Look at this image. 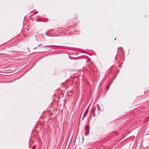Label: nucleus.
<instances>
[{
    "label": "nucleus",
    "instance_id": "obj_1",
    "mask_svg": "<svg viewBox=\"0 0 149 149\" xmlns=\"http://www.w3.org/2000/svg\"><path fill=\"white\" fill-rule=\"evenodd\" d=\"M54 45H47L42 46V47L43 48H49L51 46H54Z\"/></svg>",
    "mask_w": 149,
    "mask_h": 149
},
{
    "label": "nucleus",
    "instance_id": "obj_2",
    "mask_svg": "<svg viewBox=\"0 0 149 149\" xmlns=\"http://www.w3.org/2000/svg\"><path fill=\"white\" fill-rule=\"evenodd\" d=\"M95 107H93L92 108V109L91 110V112H94L95 111Z\"/></svg>",
    "mask_w": 149,
    "mask_h": 149
},
{
    "label": "nucleus",
    "instance_id": "obj_3",
    "mask_svg": "<svg viewBox=\"0 0 149 149\" xmlns=\"http://www.w3.org/2000/svg\"><path fill=\"white\" fill-rule=\"evenodd\" d=\"M86 132H87L88 131L89 127L88 126H86L85 127Z\"/></svg>",
    "mask_w": 149,
    "mask_h": 149
},
{
    "label": "nucleus",
    "instance_id": "obj_4",
    "mask_svg": "<svg viewBox=\"0 0 149 149\" xmlns=\"http://www.w3.org/2000/svg\"><path fill=\"white\" fill-rule=\"evenodd\" d=\"M97 108L98 109V111H100V109L99 107L98 104H97Z\"/></svg>",
    "mask_w": 149,
    "mask_h": 149
},
{
    "label": "nucleus",
    "instance_id": "obj_5",
    "mask_svg": "<svg viewBox=\"0 0 149 149\" xmlns=\"http://www.w3.org/2000/svg\"><path fill=\"white\" fill-rule=\"evenodd\" d=\"M36 145H34L32 148V149H35L36 148Z\"/></svg>",
    "mask_w": 149,
    "mask_h": 149
},
{
    "label": "nucleus",
    "instance_id": "obj_6",
    "mask_svg": "<svg viewBox=\"0 0 149 149\" xmlns=\"http://www.w3.org/2000/svg\"><path fill=\"white\" fill-rule=\"evenodd\" d=\"M36 22H38V21H40V20L39 19H37L36 20Z\"/></svg>",
    "mask_w": 149,
    "mask_h": 149
},
{
    "label": "nucleus",
    "instance_id": "obj_7",
    "mask_svg": "<svg viewBox=\"0 0 149 149\" xmlns=\"http://www.w3.org/2000/svg\"><path fill=\"white\" fill-rule=\"evenodd\" d=\"M42 45H38V47H40V46H41Z\"/></svg>",
    "mask_w": 149,
    "mask_h": 149
},
{
    "label": "nucleus",
    "instance_id": "obj_8",
    "mask_svg": "<svg viewBox=\"0 0 149 149\" xmlns=\"http://www.w3.org/2000/svg\"><path fill=\"white\" fill-rule=\"evenodd\" d=\"M37 47H35V48H34V49H36L37 48Z\"/></svg>",
    "mask_w": 149,
    "mask_h": 149
},
{
    "label": "nucleus",
    "instance_id": "obj_9",
    "mask_svg": "<svg viewBox=\"0 0 149 149\" xmlns=\"http://www.w3.org/2000/svg\"><path fill=\"white\" fill-rule=\"evenodd\" d=\"M93 116L94 117H95V113L93 114Z\"/></svg>",
    "mask_w": 149,
    "mask_h": 149
},
{
    "label": "nucleus",
    "instance_id": "obj_10",
    "mask_svg": "<svg viewBox=\"0 0 149 149\" xmlns=\"http://www.w3.org/2000/svg\"><path fill=\"white\" fill-rule=\"evenodd\" d=\"M109 87H107V90H108V89H109Z\"/></svg>",
    "mask_w": 149,
    "mask_h": 149
},
{
    "label": "nucleus",
    "instance_id": "obj_11",
    "mask_svg": "<svg viewBox=\"0 0 149 149\" xmlns=\"http://www.w3.org/2000/svg\"><path fill=\"white\" fill-rule=\"evenodd\" d=\"M84 115H83V117L82 119H83V118H84Z\"/></svg>",
    "mask_w": 149,
    "mask_h": 149
},
{
    "label": "nucleus",
    "instance_id": "obj_12",
    "mask_svg": "<svg viewBox=\"0 0 149 149\" xmlns=\"http://www.w3.org/2000/svg\"><path fill=\"white\" fill-rule=\"evenodd\" d=\"M45 34H46V35H47V36H48V35H47V33H46Z\"/></svg>",
    "mask_w": 149,
    "mask_h": 149
},
{
    "label": "nucleus",
    "instance_id": "obj_13",
    "mask_svg": "<svg viewBox=\"0 0 149 149\" xmlns=\"http://www.w3.org/2000/svg\"><path fill=\"white\" fill-rule=\"evenodd\" d=\"M85 135H86V132H85Z\"/></svg>",
    "mask_w": 149,
    "mask_h": 149
},
{
    "label": "nucleus",
    "instance_id": "obj_14",
    "mask_svg": "<svg viewBox=\"0 0 149 149\" xmlns=\"http://www.w3.org/2000/svg\"><path fill=\"white\" fill-rule=\"evenodd\" d=\"M69 58H70V59H71V57H70V56H69Z\"/></svg>",
    "mask_w": 149,
    "mask_h": 149
},
{
    "label": "nucleus",
    "instance_id": "obj_15",
    "mask_svg": "<svg viewBox=\"0 0 149 149\" xmlns=\"http://www.w3.org/2000/svg\"><path fill=\"white\" fill-rule=\"evenodd\" d=\"M119 66V67H121V65H120V66Z\"/></svg>",
    "mask_w": 149,
    "mask_h": 149
},
{
    "label": "nucleus",
    "instance_id": "obj_16",
    "mask_svg": "<svg viewBox=\"0 0 149 149\" xmlns=\"http://www.w3.org/2000/svg\"><path fill=\"white\" fill-rule=\"evenodd\" d=\"M32 11L31 12V13H32Z\"/></svg>",
    "mask_w": 149,
    "mask_h": 149
}]
</instances>
